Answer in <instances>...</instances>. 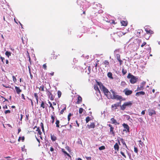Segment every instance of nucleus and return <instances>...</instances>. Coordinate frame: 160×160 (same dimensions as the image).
<instances>
[{"label":"nucleus","mask_w":160,"mask_h":160,"mask_svg":"<svg viewBox=\"0 0 160 160\" xmlns=\"http://www.w3.org/2000/svg\"><path fill=\"white\" fill-rule=\"evenodd\" d=\"M41 125L42 128H43V127H44L43 124L42 122H41Z\"/></svg>","instance_id":"obj_60"},{"label":"nucleus","mask_w":160,"mask_h":160,"mask_svg":"<svg viewBox=\"0 0 160 160\" xmlns=\"http://www.w3.org/2000/svg\"><path fill=\"white\" fill-rule=\"evenodd\" d=\"M55 123L56 125V127H59V121H56V122Z\"/></svg>","instance_id":"obj_43"},{"label":"nucleus","mask_w":160,"mask_h":160,"mask_svg":"<svg viewBox=\"0 0 160 160\" xmlns=\"http://www.w3.org/2000/svg\"><path fill=\"white\" fill-rule=\"evenodd\" d=\"M86 158H87V159H88V160H90L91 159V157H87Z\"/></svg>","instance_id":"obj_62"},{"label":"nucleus","mask_w":160,"mask_h":160,"mask_svg":"<svg viewBox=\"0 0 160 160\" xmlns=\"http://www.w3.org/2000/svg\"><path fill=\"white\" fill-rule=\"evenodd\" d=\"M58 97L59 98H60L61 96V94H62V92L61 91H58Z\"/></svg>","instance_id":"obj_38"},{"label":"nucleus","mask_w":160,"mask_h":160,"mask_svg":"<svg viewBox=\"0 0 160 160\" xmlns=\"http://www.w3.org/2000/svg\"><path fill=\"white\" fill-rule=\"evenodd\" d=\"M121 23L122 26H126L128 24V22L127 21H125L123 20L121 21Z\"/></svg>","instance_id":"obj_15"},{"label":"nucleus","mask_w":160,"mask_h":160,"mask_svg":"<svg viewBox=\"0 0 160 160\" xmlns=\"http://www.w3.org/2000/svg\"><path fill=\"white\" fill-rule=\"evenodd\" d=\"M51 76H52L54 74V72H51L49 74Z\"/></svg>","instance_id":"obj_57"},{"label":"nucleus","mask_w":160,"mask_h":160,"mask_svg":"<svg viewBox=\"0 0 160 160\" xmlns=\"http://www.w3.org/2000/svg\"><path fill=\"white\" fill-rule=\"evenodd\" d=\"M97 83L99 86L101 90L103 91L105 95L107 96L108 93H110L108 90L103 85L101 82L97 81Z\"/></svg>","instance_id":"obj_1"},{"label":"nucleus","mask_w":160,"mask_h":160,"mask_svg":"<svg viewBox=\"0 0 160 160\" xmlns=\"http://www.w3.org/2000/svg\"><path fill=\"white\" fill-rule=\"evenodd\" d=\"M123 126L124 128V129L123 130V131H127L129 132V126L125 123L123 124Z\"/></svg>","instance_id":"obj_10"},{"label":"nucleus","mask_w":160,"mask_h":160,"mask_svg":"<svg viewBox=\"0 0 160 160\" xmlns=\"http://www.w3.org/2000/svg\"><path fill=\"white\" fill-rule=\"evenodd\" d=\"M145 110L142 111L141 112V114L142 115H144L145 114Z\"/></svg>","instance_id":"obj_56"},{"label":"nucleus","mask_w":160,"mask_h":160,"mask_svg":"<svg viewBox=\"0 0 160 160\" xmlns=\"http://www.w3.org/2000/svg\"><path fill=\"white\" fill-rule=\"evenodd\" d=\"M25 146L24 145L23 146V147H22V151H24L25 150Z\"/></svg>","instance_id":"obj_54"},{"label":"nucleus","mask_w":160,"mask_h":160,"mask_svg":"<svg viewBox=\"0 0 160 160\" xmlns=\"http://www.w3.org/2000/svg\"><path fill=\"white\" fill-rule=\"evenodd\" d=\"M47 94L50 99L52 100H53L54 98L52 95L51 92L48 90L47 88H46Z\"/></svg>","instance_id":"obj_7"},{"label":"nucleus","mask_w":160,"mask_h":160,"mask_svg":"<svg viewBox=\"0 0 160 160\" xmlns=\"http://www.w3.org/2000/svg\"><path fill=\"white\" fill-rule=\"evenodd\" d=\"M88 70L90 72V70H91V67L90 66H88Z\"/></svg>","instance_id":"obj_63"},{"label":"nucleus","mask_w":160,"mask_h":160,"mask_svg":"<svg viewBox=\"0 0 160 160\" xmlns=\"http://www.w3.org/2000/svg\"><path fill=\"white\" fill-rule=\"evenodd\" d=\"M11 112V111L10 110H6L5 112V113L6 114H7V113H10Z\"/></svg>","instance_id":"obj_51"},{"label":"nucleus","mask_w":160,"mask_h":160,"mask_svg":"<svg viewBox=\"0 0 160 160\" xmlns=\"http://www.w3.org/2000/svg\"><path fill=\"white\" fill-rule=\"evenodd\" d=\"M12 78H13V81L14 82H16L17 79L14 76H12Z\"/></svg>","instance_id":"obj_48"},{"label":"nucleus","mask_w":160,"mask_h":160,"mask_svg":"<svg viewBox=\"0 0 160 160\" xmlns=\"http://www.w3.org/2000/svg\"><path fill=\"white\" fill-rule=\"evenodd\" d=\"M122 72L123 75L125 74L127 72V71L126 69H125L124 68L122 69Z\"/></svg>","instance_id":"obj_31"},{"label":"nucleus","mask_w":160,"mask_h":160,"mask_svg":"<svg viewBox=\"0 0 160 160\" xmlns=\"http://www.w3.org/2000/svg\"><path fill=\"white\" fill-rule=\"evenodd\" d=\"M54 149L53 148V147H51L50 148V151L51 152H53L54 151Z\"/></svg>","instance_id":"obj_52"},{"label":"nucleus","mask_w":160,"mask_h":160,"mask_svg":"<svg viewBox=\"0 0 160 160\" xmlns=\"http://www.w3.org/2000/svg\"><path fill=\"white\" fill-rule=\"evenodd\" d=\"M127 77L128 78L130 79V82L132 84L135 83L138 80L137 78H136V77L130 73L128 74Z\"/></svg>","instance_id":"obj_2"},{"label":"nucleus","mask_w":160,"mask_h":160,"mask_svg":"<svg viewBox=\"0 0 160 160\" xmlns=\"http://www.w3.org/2000/svg\"><path fill=\"white\" fill-rule=\"evenodd\" d=\"M42 66H43V68L45 70H47V65H46V63H45V64H44Z\"/></svg>","instance_id":"obj_42"},{"label":"nucleus","mask_w":160,"mask_h":160,"mask_svg":"<svg viewBox=\"0 0 160 160\" xmlns=\"http://www.w3.org/2000/svg\"><path fill=\"white\" fill-rule=\"evenodd\" d=\"M34 97L36 99L37 103L38 104V93H34Z\"/></svg>","instance_id":"obj_23"},{"label":"nucleus","mask_w":160,"mask_h":160,"mask_svg":"<svg viewBox=\"0 0 160 160\" xmlns=\"http://www.w3.org/2000/svg\"><path fill=\"white\" fill-rule=\"evenodd\" d=\"M48 103L50 104L49 107L51 108L52 109L53 111H54V107L52 106V103H51V102L49 101L48 102Z\"/></svg>","instance_id":"obj_34"},{"label":"nucleus","mask_w":160,"mask_h":160,"mask_svg":"<svg viewBox=\"0 0 160 160\" xmlns=\"http://www.w3.org/2000/svg\"><path fill=\"white\" fill-rule=\"evenodd\" d=\"M44 86L42 85L41 86H40V88H39V89L41 91H44Z\"/></svg>","instance_id":"obj_28"},{"label":"nucleus","mask_w":160,"mask_h":160,"mask_svg":"<svg viewBox=\"0 0 160 160\" xmlns=\"http://www.w3.org/2000/svg\"><path fill=\"white\" fill-rule=\"evenodd\" d=\"M116 57H117V58L118 60H119L120 59H121L120 58V56L119 54H116Z\"/></svg>","instance_id":"obj_41"},{"label":"nucleus","mask_w":160,"mask_h":160,"mask_svg":"<svg viewBox=\"0 0 160 160\" xmlns=\"http://www.w3.org/2000/svg\"><path fill=\"white\" fill-rule=\"evenodd\" d=\"M111 92L112 93V96L111 98L113 99H117L118 100H121L122 99V97L121 96H119L116 94L115 92L112 90H111Z\"/></svg>","instance_id":"obj_3"},{"label":"nucleus","mask_w":160,"mask_h":160,"mask_svg":"<svg viewBox=\"0 0 160 160\" xmlns=\"http://www.w3.org/2000/svg\"><path fill=\"white\" fill-rule=\"evenodd\" d=\"M121 103V102H120L119 103H117L114 104H113L112 106V108H114L115 109H117V107H118L119 106V104Z\"/></svg>","instance_id":"obj_19"},{"label":"nucleus","mask_w":160,"mask_h":160,"mask_svg":"<svg viewBox=\"0 0 160 160\" xmlns=\"http://www.w3.org/2000/svg\"><path fill=\"white\" fill-rule=\"evenodd\" d=\"M107 22H110L111 24H115V21L113 20H110L109 21H107Z\"/></svg>","instance_id":"obj_36"},{"label":"nucleus","mask_w":160,"mask_h":160,"mask_svg":"<svg viewBox=\"0 0 160 160\" xmlns=\"http://www.w3.org/2000/svg\"><path fill=\"white\" fill-rule=\"evenodd\" d=\"M11 52L8 51L6 52L5 53V54L8 57V58H9V56L11 55Z\"/></svg>","instance_id":"obj_25"},{"label":"nucleus","mask_w":160,"mask_h":160,"mask_svg":"<svg viewBox=\"0 0 160 160\" xmlns=\"http://www.w3.org/2000/svg\"><path fill=\"white\" fill-rule=\"evenodd\" d=\"M88 126L89 128H94L95 125L94 123H91L90 125H88Z\"/></svg>","instance_id":"obj_22"},{"label":"nucleus","mask_w":160,"mask_h":160,"mask_svg":"<svg viewBox=\"0 0 160 160\" xmlns=\"http://www.w3.org/2000/svg\"><path fill=\"white\" fill-rule=\"evenodd\" d=\"M15 88L17 92V93L18 94H19L21 92V90L20 88H19L18 87L15 86Z\"/></svg>","instance_id":"obj_18"},{"label":"nucleus","mask_w":160,"mask_h":160,"mask_svg":"<svg viewBox=\"0 0 160 160\" xmlns=\"http://www.w3.org/2000/svg\"><path fill=\"white\" fill-rule=\"evenodd\" d=\"M85 120H90V118L89 117H86Z\"/></svg>","instance_id":"obj_58"},{"label":"nucleus","mask_w":160,"mask_h":160,"mask_svg":"<svg viewBox=\"0 0 160 160\" xmlns=\"http://www.w3.org/2000/svg\"><path fill=\"white\" fill-rule=\"evenodd\" d=\"M3 108L7 109L8 107H7V106L6 105L5 106H3Z\"/></svg>","instance_id":"obj_64"},{"label":"nucleus","mask_w":160,"mask_h":160,"mask_svg":"<svg viewBox=\"0 0 160 160\" xmlns=\"http://www.w3.org/2000/svg\"><path fill=\"white\" fill-rule=\"evenodd\" d=\"M118 61L119 62L120 65V66L122 64V62H123L122 61V60L120 59V60H118Z\"/></svg>","instance_id":"obj_49"},{"label":"nucleus","mask_w":160,"mask_h":160,"mask_svg":"<svg viewBox=\"0 0 160 160\" xmlns=\"http://www.w3.org/2000/svg\"><path fill=\"white\" fill-rule=\"evenodd\" d=\"M122 143H123V145H125L126 146V148H127V146L125 142L123 141V139H122Z\"/></svg>","instance_id":"obj_50"},{"label":"nucleus","mask_w":160,"mask_h":160,"mask_svg":"<svg viewBox=\"0 0 160 160\" xmlns=\"http://www.w3.org/2000/svg\"><path fill=\"white\" fill-rule=\"evenodd\" d=\"M0 58L1 59L2 61V62L3 63H4V62L3 61V60L4 59V58L3 57H1Z\"/></svg>","instance_id":"obj_53"},{"label":"nucleus","mask_w":160,"mask_h":160,"mask_svg":"<svg viewBox=\"0 0 160 160\" xmlns=\"http://www.w3.org/2000/svg\"><path fill=\"white\" fill-rule=\"evenodd\" d=\"M35 128H37L36 131L38 132V133L40 135L42 134V132L41 131L40 129H39V127H37V126H35L34 128V129Z\"/></svg>","instance_id":"obj_20"},{"label":"nucleus","mask_w":160,"mask_h":160,"mask_svg":"<svg viewBox=\"0 0 160 160\" xmlns=\"http://www.w3.org/2000/svg\"><path fill=\"white\" fill-rule=\"evenodd\" d=\"M145 92L143 91H140L137 92L136 94V95L137 96H138L140 95H145Z\"/></svg>","instance_id":"obj_16"},{"label":"nucleus","mask_w":160,"mask_h":160,"mask_svg":"<svg viewBox=\"0 0 160 160\" xmlns=\"http://www.w3.org/2000/svg\"><path fill=\"white\" fill-rule=\"evenodd\" d=\"M147 43L145 42H143V43L141 45V47L142 48Z\"/></svg>","instance_id":"obj_47"},{"label":"nucleus","mask_w":160,"mask_h":160,"mask_svg":"<svg viewBox=\"0 0 160 160\" xmlns=\"http://www.w3.org/2000/svg\"><path fill=\"white\" fill-rule=\"evenodd\" d=\"M62 107L63 108L61 111L60 113L61 114H63L64 111H65L66 109V105H63L62 106Z\"/></svg>","instance_id":"obj_13"},{"label":"nucleus","mask_w":160,"mask_h":160,"mask_svg":"<svg viewBox=\"0 0 160 160\" xmlns=\"http://www.w3.org/2000/svg\"><path fill=\"white\" fill-rule=\"evenodd\" d=\"M146 82H142L140 85V86H138L136 91H140L143 90L144 89V86Z\"/></svg>","instance_id":"obj_6"},{"label":"nucleus","mask_w":160,"mask_h":160,"mask_svg":"<svg viewBox=\"0 0 160 160\" xmlns=\"http://www.w3.org/2000/svg\"><path fill=\"white\" fill-rule=\"evenodd\" d=\"M51 119H52V120H54L55 119V117L54 116H51Z\"/></svg>","instance_id":"obj_61"},{"label":"nucleus","mask_w":160,"mask_h":160,"mask_svg":"<svg viewBox=\"0 0 160 160\" xmlns=\"http://www.w3.org/2000/svg\"><path fill=\"white\" fill-rule=\"evenodd\" d=\"M21 97H22V98L24 99V100H25V97H24V95L23 94H22V95H21Z\"/></svg>","instance_id":"obj_55"},{"label":"nucleus","mask_w":160,"mask_h":160,"mask_svg":"<svg viewBox=\"0 0 160 160\" xmlns=\"http://www.w3.org/2000/svg\"><path fill=\"white\" fill-rule=\"evenodd\" d=\"M126 85V83L125 82L122 81L121 82V86L123 87H125Z\"/></svg>","instance_id":"obj_32"},{"label":"nucleus","mask_w":160,"mask_h":160,"mask_svg":"<svg viewBox=\"0 0 160 160\" xmlns=\"http://www.w3.org/2000/svg\"><path fill=\"white\" fill-rule=\"evenodd\" d=\"M132 104V103L131 102H125L122 106H121V109L122 110H124L127 107L131 106Z\"/></svg>","instance_id":"obj_4"},{"label":"nucleus","mask_w":160,"mask_h":160,"mask_svg":"<svg viewBox=\"0 0 160 160\" xmlns=\"http://www.w3.org/2000/svg\"><path fill=\"white\" fill-rule=\"evenodd\" d=\"M99 62V60H97V62L95 65V68L96 69H97V67L98 66V62Z\"/></svg>","instance_id":"obj_44"},{"label":"nucleus","mask_w":160,"mask_h":160,"mask_svg":"<svg viewBox=\"0 0 160 160\" xmlns=\"http://www.w3.org/2000/svg\"><path fill=\"white\" fill-rule=\"evenodd\" d=\"M144 28L147 34H151L154 33L153 31L149 28Z\"/></svg>","instance_id":"obj_8"},{"label":"nucleus","mask_w":160,"mask_h":160,"mask_svg":"<svg viewBox=\"0 0 160 160\" xmlns=\"http://www.w3.org/2000/svg\"><path fill=\"white\" fill-rule=\"evenodd\" d=\"M148 115L150 116H152V115H155L156 114V112L154 110L152 109H148Z\"/></svg>","instance_id":"obj_9"},{"label":"nucleus","mask_w":160,"mask_h":160,"mask_svg":"<svg viewBox=\"0 0 160 160\" xmlns=\"http://www.w3.org/2000/svg\"><path fill=\"white\" fill-rule=\"evenodd\" d=\"M51 138L52 140L53 141H55L57 140L56 137L54 134H51Z\"/></svg>","instance_id":"obj_17"},{"label":"nucleus","mask_w":160,"mask_h":160,"mask_svg":"<svg viewBox=\"0 0 160 160\" xmlns=\"http://www.w3.org/2000/svg\"><path fill=\"white\" fill-rule=\"evenodd\" d=\"M120 153L122 154V155L125 158H126V156L125 155L124 152L122 151H121Z\"/></svg>","instance_id":"obj_46"},{"label":"nucleus","mask_w":160,"mask_h":160,"mask_svg":"<svg viewBox=\"0 0 160 160\" xmlns=\"http://www.w3.org/2000/svg\"><path fill=\"white\" fill-rule=\"evenodd\" d=\"M45 102L42 101L40 105V107L44 109L45 108Z\"/></svg>","instance_id":"obj_24"},{"label":"nucleus","mask_w":160,"mask_h":160,"mask_svg":"<svg viewBox=\"0 0 160 160\" xmlns=\"http://www.w3.org/2000/svg\"><path fill=\"white\" fill-rule=\"evenodd\" d=\"M108 126L110 127V133H111L113 136H114L115 132L113 131L114 128L110 124H109Z\"/></svg>","instance_id":"obj_11"},{"label":"nucleus","mask_w":160,"mask_h":160,"mask_svg":"<svg viewBox=\"0 0 160 160\" xmlns=\"http://www.w3.org/2000/svg\"><path fill=\"white\" fill-rule=\"evenodd\" d=\"M105 148L104 146H101L99 148V149L100 150H104L105 149Z\"/></svg>","instance_id":"obj_35"},{"label":"nucleus","mask_w":160,"mask_h":160,"mask_svg":"<svg viewBox=\"0 0 160 160\" xmlns=\"http://www.w3.org/2000/svg\"><path fill=\"white\" fill-rule=\"evenodd\" d=\"M82 101V97L79 95H78L77 99V101L76 102V103L77 104H79Z\"/></svg>","instance_id":"obj_12"},{"label":"nucleus","mask_w":160,"mask_h":160,"mask_svg":"<svg viewBox=\"0 0 160 160\" xmlns=\"http://www.w3.org/2000/svg\"><path fill=\"white\" fill-rule=\"evenodd\" d=\"M25 138L24 137H19L18 139V141H20L21 139L22 141H23L24 140Z\"/></svg>","instance_id":"obj_39"},{"label":"nucleus","mask_w":160,"mask_h":160,"mask_svg":"<svg viewBox=\"0 0 160 160\" xmlns=\"http://www.w3.org/2000/svg\"><path fill=\"white\" fill-rule=\"evenodd\" d=\"M84 110L82 108H80L79 109V114H82Z\"/></svg>","instance_id":"obj_33"},{"label":"nucleus","mask_w":160,"mask_h":160,"mask_svg":"<svg viewBox=\"0 0 160 160\" xmlns=\"http://www.w3.org/2000/svg\"><path fill=\"white\" fill-rule=\"evenodd\" d=\"M98 85V84H97V85H94V89L97 92H98L99 94H101V92L100 90H99Z\"/></svg>","instance_id":"obj_14"},{"label":"nucleus","mask_w":160,"mask_h":160,"mask_svg":"<svg viewBox=\"0 0 160 160\" xmlns=\"http://www.w3.org/2000/svg\"><path fill=\"white\" fill-rule=\"evenodd\" d=\"M118 33L119 34V36H121L123 35H124L125 34V33H124L122 32L121 31H120L118 32Z\"/></svg>","instance_id":"obj_29"},{"label":"nucleus","mask_w":160,"mask_h":160,"mask_svg":"<svg viewBox=\"0 0 160 160\" xmlns=\"http://www.w3.org/2000/svg\"><path fill=\"white\" fill-rule=\"evenodd\" d=\"M123 92L124 93L125 95L128 96L132 93V91L131 90H129L128 88H126L123 90Z\"/></svg>","instance_id":"obj_5"},{"label":"nucleus","mask_w":160,"mask_h":160,"mask_svg":"<svg viewBox=\"0 0 160 160\" xmlns=\"http://www.w3.org/2000/svg\"><path fill=\"white\" fill-rule=\"evenodd\" d=\"M73 115V114H72L70 113H69L68 115V120H70V119H71V118H70V117L72 116Z\"/></svg>","instance_id":"obj_37"},{"label":"nucleus","mask_w":160,"mask_h":160,"mask_svg":"<svg viewBox=\"0 0 160 160\" xmlns=\"http://www.w3.org/2000/svg\"><path fill=\"white\" fill-rule=\"evenodd\" d=\"M102 64L105 65H106L105 67H106L107 65H109V62L107 60H105L103 62Z\"/></svg>","instance_id":"obj_30"},{"label":"nucleus","mask_w":160,"mask_h":160,"mask_svg":"<svg viewBox=\"0 0 160 160\" xmlns=\"http://www.w3.org/2000/svg\"><path fill=\"white\" fill-rule=\"evenodd\" d=\"M114 148L115 150L118 151L119 149V146L117 143H116L114 146Z\"/></svg>","instance_id":"obj_21"},{"label":"nucleus","mask_w":160,"mask_h":160,"mask_svg":"<svg viewBox=\"0 0 160 160\" xmlns=\"http://www.w3.org/2000/svg\"><path fill=\"white\" fill-rule=\"evenodd\" d=\"M27 53H28V58H29V62H30V63H31V58H30V56L29 55V53H28V51H27Z\"/></svg>","instance_id":"obj_45"},{"label":"nucleus","mask_w":160,"mask_h":160,"mask_svg":"<svg viewBox=\"0 0 160 160\" xmlns=\"http://www.w3.org/2000/svg\"><path fill=\"white\" fill-rule=\"evenodd\" d=\"M62 151L68 156L71 158L70 155L64 149H62Z\"/></svg>","instance_id":"obj_26"},{"label":"nucleus","mask_w":160,"mask_h":160,"mask_svg":"<svg viewBox=\"0 0 160 160\" xmlns=\"http://www.w3.org/2000/svg\"><path fill=\"white\" fill-rule=\"evenodd\" d=\"M28 99L30 100V101H31V104L32 105H33V102L32 101V100L31 99H29V98H28Z\"/></svg>","instance_id":"obj_59"},{"label":"nucleus","mask_w":160,"mask_h":160,"mask_svg":"<svg viewBox=\"0 0 160 160\" xmlns=\"http://www.w3.org/2000/svg\"><path fill=\"white\" fill-rule=\"evenodd\" d=\"M138 149L137 148L135 147H134V152L135 153H137V154H138Z\"/></svg>","instance_id":"obj_40"},{"label":"nucleus","mask_w":160,"mask_h":160,"mask_svg":"<svg viewBox=\"0 0 160 160\" xmlns=\"http://www.w3.org/2000/svg\"><path fill=\"white\" fill-rule=\"evenodd\" d=\"M108 76L110 78L112 79L113 77H112V73L111 72H109L107 74Z\"/></svg>","instance_id":"obj_27"}]
</instances>
